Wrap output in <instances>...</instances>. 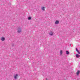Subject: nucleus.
Segmentation results:
<instances>
[{
	"label": "nucleus",
	"instance_id": "nucleus-1",
	"mask_svg": "<svg viewBox=\"0 0 80 80\" xmlns=\"http://www.w3.org/2000/svg\"><path fill=\"white\" fill-rule=\"evenodd\" d=\"M22 28L20 27H18L17 28V32L18 33H20L22 32Z\"/></svg>",
	"mask_w": 80,
	"mask_h": 80
},
{
	"label": "nucleus",
	"instance_id": "nucleus-2",
	"mask_svg": "<svg viewBox=\"0 0 80 80\" xmlns=\"http://www.w3.org/2000/svg\"><path fill=\"white\" fill-rule=\"evenodd\" d=\"M18 77V74H15L14 76V78L15 80H17V78Z\"/></svg>",
	"mask_w": 80,
	"mask_h": 80
},
{
	"label": "nucleus",
	"instance_id": "nucleus-3",
	"mask_svg": "<svg viewBox=\"0 0 80 80\" xmlns=\"http://www.w3.org/2000/svg\"><path fill=\"white\" fill-rule=\"evenodd\" d=\"M53 33H54L52 31H50L49 33V35L50 36H52V35H53Z\"/></svg>",
	"mask_w": 80,
	"mask_h": 80
},
{
	"label": "nucleus",
	"instance_id": "nucleus-4",
	"mask_svg": "<svg viewBox=\"0 0 80 80\" xmlns=\"http://www.w3.org/2000/svg\"><path fill=\"white\" fill-rule=\"evenodd\" d=\"M55 23L56 24H58V23H59V21H58V20H56L55 22Z\"/></svg>",
	"mask_w": 80,
	"mask_h": 80
},
{
	"label": "nucleus",
	"instance_id": "nucleus-5",
	"mask_svg": "<svg viewBox=\"0 0 80 80\" xmlns=\"http://www.w3.org/2000/svg\"><path fill=\"white\" fill-rule=\"evenodd\" d=\"M80 72V71H79V70L77 71V73H76V74H77V76H78V75H79Z\"/></svg>",
	"mask_w": 80,
	"mask_h": 80
},
{
	"label": "nucleus",
	"instance_id": "nucleus-6",
	"mask_svg": "<svg viewBox=\"0 0 80 80\" xmlns=\"http://www.w3.org/2000/svg\"><path fill=\"white\" fill-rule=\"evenodd\" d=\"M45 8L44 7H42L41 8V9L42 11H45Z\"/></svg>",
	"mask_w": 80,
	"mask_h": 80
},
{
	"label": "nucleus",
	"instance_id": "nucleus-7",
	"mask_svg": "<svg viewBox=\"0 0 80 80\" xmlns=\"http://www.w3.org/2000/svg\"><path fill=\"white\" fill-rule=\"evenodd\" d=\"M5 40V38H4L2 37L1 39L2 41H4Z\"/></svg>",
	"mask_w": 80,
	"mask_h": 80
},
{
	"label": "nucleus",
	"instance_id": "nucleus-8",
	"mask_svg": "<svg viewBox=\"0 0 80 80\" xmlns=\"http://www.w3.org/2000/svg\"><path fill=\"white\" fill-rule=\"evenodd\" d=\"M76 57H77L78 58H79V57H80V55L78 54H76Z\"/></svg>",
	"mask_w": 80,
	"mask_h": 80
},
{
	"label": "nucleus",
	"instance_id": "nucleus-9",
	"mask_svg": "<svg viewBox=\"0 0 80 80\" xmlns=\"http://www.w3.org/2000/svg\"><path fill=\"white\" fill-rule=\"evenodd\" d=\"M66 54L67 55H69V52L68 51H66Z\"/></svg>",
	"mask_w": 80,
	"mask_h": 80
},
{
	"label": "nucleus",
	"instance_id": "nucleus-10",
	"mask_svg": "<svg viewBox=\"0 0 80 80\" xmlns=\"http://www.w3.org/2000/svg\"><path fill=\"white\" fill-rule=\"evenodd\" d=\"M63 53V52L62 50L60 51V55H62V54Z\"/></svg>",
	"mask_w": 80,
	"mask_h": 80
},
{
	"label": "nucleus",
	"instance_id": "nucleus-11",
	"mask_svg": "<svg viewBox=\"0 0 80 80\" xmlns=\"http://www.w3.org/2000/svg\"><path fill=\"white\" fill-rule=\"evenodd\" d=\"M31 18H31V17H28V20H31Z\"/></svg>",
	"mask_w": 80,
	"mask_h": 80
},
{
	"label": "nucleus",
	"instance_id": "nucleus-12",
	"mask_svg": "<svg viewBox=\"0 0 80 80\" xmlns=\"http://www.w3.org/2000/svg\"><path fill=\"white\" fill-rule=\"evenodd\" d=\"M11 45H12V46H14V43H12V44Z\"/></svg>",
	"mask_w": 80,
	"mask_h": 80
},
{
	"label": "nucleus",
	"instance_id": "nucleus-13",
	"mask_svg": "<svg viewBox=\"0 0 80 80\" xmlns=\"http://www.w3.org/2000/svg\"><path fill=\"white\" fill-rule=\"evenodd\" d=\"M76 50L77 52H78V49H77V48H76Z\"/></svg>",
	"mask_w": 80,
	"mask_h": 80
},
{
	"label": "nucleus",
	"instance_id": "nucleus-14",
	"mask_svg": "<svg viewBox=\"0 0 80 80\" xmlns=\"http://www.w3.org/2000/svg\"><path fill=\"white\" fill-rule=\"evenodd\" d=\"M77 52H78L79 54H80V52H79L78 51Z\"/></svg>",
	"mask_w": 80,
	"mask_h": 80
},
{
	"label": "nucleus",
	"instance_id": "nucleus-15",
	"mask_svg": "<svg viewBox=\"0 0 80 80\" xmlns=\"http://www.w3.org/2000/svg\"><path fill=\"white\" fill-rule=\"evenodd\" d=\"M46 80H48V79H47V78H46Z\"/></svg>",
	"mask_w": 80,
	"mask_h": 80
}]
</instances>
